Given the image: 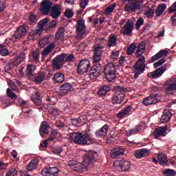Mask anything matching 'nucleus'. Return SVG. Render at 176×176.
<instances>
[{
	"label": "nucleus",
	"instance_id": "1",
	"mask_svg": "<svg viewBox=\"0 0 176 176\" xmlns=\"http://www.w3.org/2000/svg\"><path fill=\"white\" fill-rule=\"evenodd\" d=\"M74 60H75L74 54L68 55L66 53H62L52 59V68L57 70L61 69L65 63H71Z\"/></svg>",
	"mask_w": 176,
	"mask_h": 176
},
{
	"label": "nucleus",
	"instance_id": "2",
	"mask_svg": "<svg viewBox=\"0 0 176 176\" xmlns=\"http://www.w3.org/2000/svg\"><path fill=\"white\" fill-rule=\"evenodd\" d=\"M69 138L72 140L74 144L80 145H86L89 141V133L86 132H73L69 134Z\"/></svg>",
	"mask_w": 176,
	"mask_h": 176
},
{
	"label": "nucleus",
	"instance_id": "3",
	"mask_svg": "<svg viewBox=\"0 0 176 176\" xmlns=\"http://www.w3.org/2000/svg\"><path fill=\"white\" fill-rule=\"evenodd\" d=\"M146 64H145V56H141L138 61L134 64V79H138L141 74H144Z\"/></svg>",
	"mask_w": 176,
	"mask_h": 176
},
{
	"label": "nucleus",
	"instance_id": "4",
	"mask_svg": "<svg viewBox=\"0 0 176 176\" xmlns=\"http://www.w3.org/2000/svg\"><path fill=\"white\" fill-rule=\"evenodd\" d=\"M104 78L108 82H115L116 79V66L112 63H108L104 68Z\"/></svg>",
	"mask_w": 176,
	"mask_h": 176
},
{
	"label": "nucleus",
	"instance_id": "5",
	"mask_svg": "<svg viewBox=\"0 0 176 176\" xmlns=\"http://www.w3.org/2000/svg\"><path fill=\"white\" fill-rule=\"evenodd\" d=\"M126 90H127L126 88L118 87L116 94L111 99L112 104L114 105L122 104L124 100V94L126 93Z\"/></svg>",
	"mask_w": 176,
	"mask_h": 176
},
{
	"label": "nucleus",
	"instance_id": "6",
	"mask_svg": "<svg viewBox=\"0 0 176 176\" xmlns=\"http://www.w3.org/2000/svg\"><path fill=\"white\" fill-rule=\"evenodd\" d=\"M162 97H163V95L158 94L156 92L152 93L143 100V104L146 106L157 104V102L162 101Z\"/></svg>",
	"mask_w": 176,
	"mask_h": 176
},
{
	"label": "nucleus",
	"instance_id": "7",
	"mask_svg": "<svg viewBox=\"0 0 176 176\" xmlns=\"http://www.w3.org/2000/svg\"><path fill=\"white\" fill-rule=\"evenodd\" d=\"M114 166L117 167V170L118 171H129L130 168L131 167V162L130 161H127V160H120L114 162Z\"/></svg>",
	"mask_w": 176,
	"mask_h": 176
},
{
	"label": "nucleus",
	"instance_id": "8",
	"mask_svg": "<svg viewBox=\"0 0 176 176\" xmlns=\"http://www.w3.org/2000/svg\"><path fill=\"white\" fill-rule=\"evenodd\" d=\"M165 90L169 94H174V91H176V76L169 78L164 85Z\"/></svg>",
	"mask_w": 176,
	"mask_h": 176
},
{
	"label": "nucleus",
	"instance_id": "9",
	"mask_svg": "<svg viewBox=\"0 0 176 176\" xmlns=\"http://www.w3.org/2000/svg\"><path fill=\"white\" fill-rule=\"evenodd\" d=\"M28 30H30V28L27 25L19 26L12 35L13 39H21L23 36H25L27 35Z\"/></svg>",
	"mask_w": 176,
	"mask_h": 176
},
{
	"label": "nucleus",
	"instance_id": "10",
	"mask_svg": "<svg viewBox=\"0 0 176 176\" xmlns=\"http://www.w3.org/2000/svg\"><path fill=\"white\" fill-rule=\"evenodd\" d=\"M52 6H53V2L49 0H43L40 5L39 10L43 14L47 15L50 13Z\"/></svg>",
	"mask_w": 176,
	"mask_h": 176
},
{
	"label": "nucleus",
	"instance_id": "11",
	"mask_svg": "<svg viewBox=\"0 0 176 176\" xmlns=\"http://www.w3.org/2000/svg\"><path fill=\"white\" fill-rule=\"evenodd\" d=\"M140 9V1L133 0L124 6L125 12L128 13H134Z\"/></svg>",
	"mask_w": 176,
	"mask_h": 176
},
{
	"label": "nucleus",
	"instance_id": "12",
	"mask_svg": "<svg viewBox=\"0 0 176 176\" xmlns=\"http://www.w3.org/2000/svg\"><path fill=\"white\" fill-rule=\"evenodd\" d=\"M60 173V170L57 167H45L42 169L41 175L42 176H58Z\"/></svg>",
	"mask_w": 176,
	"mask_h": 176
},
{
	"label": "nucleus",
	"instance_id": "13",
	"mask_svg": "<svg viewBox=\"0 0 176 176\" xmlns=\"http://www.w3.org/2000/svg\"><path fill=\"white\" fill-rule=\"evenodd\" d=\"M133 30H134V22L129 19L126 23L121 29L120 32L122 35H131V34H133Z\"/></svg>",
	"mask_w": 176,
	"mask_h": 176
},
{
	"label": "nucleus",
	"instance_id": "14",
	"mask_svg": "<svg viewBox=\"0 0 176 176\" xmlns=\"http://www.w3.org/2000/svg\"><path fill=\"white\" fill-rule=\"evenodd\" d=\"M89 71V60L82 59L80 61L77 72L79 75H83V74H86Z\"/></svg>",
	"mask_w": 176,
	"mask_h": 176
},
{
	"label": "nucleus",
	"instance_id": "15",
	"mask_svg": "<svg viewBox=\"0 0 176 176\" xmlns=\"http://www.w3.org/2000/svg\"><path fill=\"white\" fill-rule=\"evenodd\" d=\"M166 71H167V68L164 66H162L155 71L148 73L147 76L150 78V79H157V78H160Z\"/></svg>",
	"mask_w": 176,
	"mask_h": 176
},
{
	"label": "nucleus",
	"instance_id": "16",
	"mask_svg": "<svg viewBox=\"0 0 176 176\" xmlns=\"http://www.w3.org/2000/svg\"><path fill=\"white\" fill-rule=\"evenodd\" d=\"M47 18H45L43 20H41L38 23V29L34 30L29 33L30 36H35L36 35H41L43 30H45V24L47 23Z\"/></svg>",
	"mask_w": 176,
	"mask_h": 176
},
{
	"label": "nucleus",
	"instance_id": "17",
	"mask_svg": "<svg viewBox=\"0 0 176 176\" xmlns=\"http://www.w3.org/2000/svg\"><path fill=\"white\" fill-rule=\"evenodd\" d=\"M72 89V85L69 82L63 83L59 88V91H57V94L60 96V97H64V96H67L71 89Z\"/></svg>",
	"mask_w": 176,
	"mask_h": 176
},
{
	"label": "nucleus",
	"instance_id": "18",
	"mask_svg": "<svg viewBox=\"0 0 176 176\" xmlns=\"http://www.w3.org/2000/svg\"><path fill=\"white\" fill-rule=\"evenodd\" d=\"M133 109V105H127L125 108L122 109L120 112L117 113L118 119H124L131 115V109Z\"/></svg>",
	"mask_w": 176,
	"mask_h": 176
},
{
	"label": "nucleus",
	"instance_id": "19",
	"mask_svg": "<svg viewBox=\"0 0 176 176\" xmlns=\"http://www.w3.org/2000/svg\"><path fill=\"white\" fill-rule=\"evenodd\" d=\"M61 6L59 4H54L52 7H51L50 16L52 19H58L60 16H61Z\"/></svg>",
	"mask_w": 176,
	"mask_h": 176
},
{
	"label": "nucleus",
	"instance_id": "20",
	"mask_svg": "<svg viewBox=\"0 0 176 176\" xmlns=\"http://www.w3.org/2000/svg\"><path fill=\"white\" fill-rule=\"evenodd\" d=\"M168 130V128L167 126L164 127H159L154 130V132L153 133V135L154 136V138H159L163 135V137H166V132Z\"/></svg>",
	"mask_w": 176,
	"mask_h": 176
},
{
	"label": "nucleus",
	"instance_id": "21",
	"mask_svg": "<svg viewBox=\"0 0 176 176\" xmlns=\"http://www.w3.org/2000/svg\"><path fill=\"white\" fill-rule=\"evenodd\" d=\"M151 153V151L148 148H140L134 152L133 155L136 157V159H142V157H145L148 156Z\"/></svg>",
	"mask_w": 176,
	"mask_h": 176
},
{
	"label": "nucleus",
	"instance_id": "22",
	"mask_svg": "<svg viewBox=\"0 0 176 176\" xmlns=\"http://www.w3.org/2000/svg\"><path fill=\"white\" fill-rule=\"evenodd\" d=\"M125 152H126V148L122 146H119L111 150V157L113 159H115V157H118V156L124 155Z\"/></svg>",
	"mask_w": 176,
	"mask_h": 176
},
{
	"label": "nucleus",
	"instance_id": "23",
	"mask_svg": "<svg viewBox=\"0 0 176 176\" xmlns=\"http://www.w3.org/2000/svg\"><path fill=\"white\" fill-rule=\"evenodd\" d=\"M96 156H97V152L89 151V166L91 168H94V166H96V163L97 162Z\"/></svg>",
	"mask_w": 176,
	"mask_h": 176
},
{
	"label": "nucleus",
	"instance_id": "24",
	"mask_svg": "<svg viewBox=\"0 0 176 176\" xmlns=\"http://www.w3.org/2000/svg\"><path fill=\"white\" fill-rule=\"evenodd\" d=\"M38 164H39V160L34 158L26 166V171H34L38 168Z\"/></svg>",
	"mask_w": 176,
	"mask_h": 176
},
{
	"label": "nucleus",
	"instance_id": "25",
	"mask_svg": "<svg viewBox=\"0 0 176 176\" xmlns=\"http://www.w3.org/2000/svg\"><path fill=\"white\" fill-rule=\"evenodd\" d=\"M57 24H58L57 20L54 19L49 21V18H47V23L45 24L44 27L46 32H49V31H52V30H55V28L57 27Z\"/></svg>",
	"mask_w": 176,
	"mask_h": 176
},
{
	"label": "nucleus",
	"instance_id": "26",
	"mask_svg": "<svg viewBox=\"0 0 176 176\" xmlns=\"http://www.w3.org/2000/svg\"><path fill=\"white\" fill-rule=\"evenodd\" d=\"M56 47V43L52 42L49 44L41 52L42 57H46V56H49L50 53L53 51V50Z\"/></svg>",
	"mask_w": 176,
	"mask_h": 176
},
{
	"label": "nucleus",
	"instance_id": "27",
	"mask_svg": "<svg viewBox=\"0 0 176 176\" xmlns=\"http://www.w3.org/2000/svg\"><path fill=\"white\" fill-rule=\"evenodd\" d=\"M173 113L168 109H164L163 114L161 117V123H167L169 120H171Z\"/></svg>",
	"mask_w": 176,
	"mask_h": 176
},
{
	"label": "nucleus",
	"instance_id": "28",
	"mask_svg": "<svg viewBox=\"0 0 176 176\" xmlns=\"http://www.w3.org/2000/svg\"><path fill=\"white\" fill-rule=\"evenodd\" d=\"M49 129H50V125L47 124V122H42L39 129L40 135L43 136L44 134H49Z\"/></svg>",
	"mask_w": 176,
	"mask_h": 176
},
{
	"label": "nucleus",
	"instance_id": "29",
	"mask_svg": "<svg viewBox=\"0 0 176 176\" xmlns=\"http://www.w3.org/2000/svg\"><path fill=\"white\" fill-rule=\"evenodd\" d=\"M109 129L108 124H104L100 129L96 131V137H105L108 134Z\"/></svg>",
	"mask_w": 176,
	"mask_h": 176
},
{
	"label": "nucleus",
	"instance_id": "30",
	"mask_svg": "<svg viewBox=\"0 0 176 176\" xmlns=\"http://www.w3.org/2000/svg\"><path fill=\"white\" fill-rule=\"evenodd\" d=\"M102 57V50L99 47L95 48L94 53V63H98Z\"/></svg>",
	"mask_w": 176,
	"mask_h": 176
},
{
	"label": "nucleus",
	"instance_id": "31",
	"mask_svg": "<svg viewBox=\"0 0 176 176\" xmlns=\"http://www.w3.org/2000/svg\"><path fill=\"white\" fill-rule=\"evenodd\" d=\"M53 80L56 83H63L65 80V76L60 72L56 73L54 75Z\"/></svg>",
	"mask_w": 176,
	"mask_h": 176
},
{
	"label": "nucleus",
	"instance_id": "32",
	"mask_svg": "<svg viewBox=\"0 0 176 176\" xmlns=\"http://www.w3.org/2000/svg\"><path fill=\"white\" fill-rule=\"evenodd\" d=\"M111 89L109 85H103L99 89L98 94V96H105L108 91H111Z\"/></svg>",
	"mask_w": 176,
	"mask_h": 176
},
{
	"label": "nucleus",
	"instance_id": "33",
	"mask_svg": "<svg viewBox=\"0 0 176 176\" xmlns=\"http://www.w3.org/2000/svg\"><path fill=\"white\" fill-rule=\"evenodd\" d=\"M89 76L91 80H93V82H94V80L97 79V67L94 66L90 69V70L89 71Z\"/></svg>",
	"mask_w": 176,
	"mask_h": 176
},
{
	"label": "nucleus",
	"instance_id": "34",
	"mask_svg": "<svg viewBox=\"0 0 176 176\" xmlns=\"http://www.w3.org/2000/svg\"><path fill=\"white\" fill-rule=\"evenodd\" d=\"M45 76H46V73L44 72H40L38 74L34 77L35 83H42L43 80H45Z\"/></svg>",
	"mask_w": 176,
	"mask_h": 176
},
{
	"label": "nucleus",
	"instance_id": "35",
	"mask_svg": "<svg viewBox=\"0 0 176 176\" xmlns=\"http://www.w3.org/2000/svg\"><path fill=\"white\" fill-rule=\"evenodd\" d=\"M167 9V6L166 4H160L158 6L155 10V14L157 17H160L162 14L164 12V10Z\"/></svg>",
	"mask_w": 176,
	"mask_h": 176
},
{
	"label": "nucleus",
	"instance_id": "36",
	"mask_svg": "<svg viewBox=\"0 0 176 176\" xmlns=\"http://www.w3.org/2000/svg\"><path fill=\"white\" fill-rule=\"evenodd\" d=\"M86 28V25H85V21L80 19L77 21L76 25V32H83Z\"/></svg>",
	"mask_w": 176,
	"mask_h": 176
},
{
	"label": "nucleus",
	"instance_id": "37",
	"mask_svg": "<svg viewBox=\"0 0 176 176\" xmlns=\"http://www.w3.org/2000/svg\"><path fill=\"white\" fill-rule=\"evenodd\" d=\"M158 162L161 166H166L167 163H168V160H167V156L165 154L161 153L157 156Z\"/></svg>",
	"mask_w": 176,
	"mask_h": 176
},
{
	"label": "nucleus",
	"instance_id": "38",
	"mask_svg": "<svg viewBox=\"0 0 176 176\" xmlns=\"http://www.w3.org/2000/svg\"><path fill=\"white\" fill-rule=\"evenodd\" d=\"M32 56L35 63H38L39 61V58H41V51L39 50V48H36L32 52Z\"/></svg>",
	"mask_w": 176,
	"mask_h": 176
},
{
	"label": "nucleus",
	"instance_id": "39",
	"mask_svg": "<svg viewBox=\"0 0 176 176\" xmlns=\"http://www.w3.org/2000/svg\"><path fill=\"white\" fill-rule=\"evenodd\" d=\"M36 69V66L34 65H28L27 66V69H26V74L28 76H33V74Z\"/></svg>",
	"mask_w": 176,
	"mask_h": 176
},
{
	"label": "nucleus",
	"instance_id": "40",
	"mask_svg": "<svg viewBox=\"0 0 176 176\" xmlns=\"http://www.w3.org/2000/svg\"><path fill=\"white\" fill-rule=\"evenodd\" d=\"M89 3V0H80V8L82 10L77 11V14L79 16L83 13V10L86 8V6Z\"/></svg>",
	"mask_w": 176,
	"mask_h": 176
},
{
	"label": "nucleus",
	"instance_id": "41",
	"mask_svg": "<svg viewBox=\"0 0 176 176\" xmlns=\"http://www.w3.org/2000/svg\"><path fill=\"white\" fill-rule=\"evenodd\" d=\"M0 55L3 57L9 56V50H8V47L3 44H0Z\"/></svg>",
	"mask_w": 176,
	"mask_h": 176
},
{
	"label": "nucleus",
	"instance_id": "42",
	"mask_svg": "<svg viewBox=\"0 0 176 176\" xmlns=\"http://www.w3.org/2000/svg\"><path fill=\"white\" fill-rule=\"evenodd\" d=\"M65 34V27H61L59 29H58L55 36H56V39L58 41H60L63 36H64Z\"/></svg>",
	"mask_w": 176,
	"mask_h": 176
},
{
	"label": "nucleus",
	"instance_id": "43",
	"mask_svg": "<svg viewBox=\"0 0 176 176\" xmlns=\"http://www.w3.org/2000/svg\"><path fill=\"white\" fill-rule=\"evenodd\" d=\"M141 130H142V125L138 124L135 128L129 130V135H135V134H138Z\"/></svg>",
	"mask_w": 176,
	"mask_h": 176
},
{
	"label": "nucleus",
	"instance_id": "44",
	"mask_svg": "<svg viewBox=\"0 0 176 176\" xmlns=\"http://www.w3.org/2000/svg\"><path fill=\"white\" fill-rule=\"evenodd\" d=\"M116 41H118V37H116V35L113 34L109 39V47H113L116 46Z\"/></svg>",
	"mask_w": 176,
	"mask_h": 176
},
{
	"label": "nucleus",
	"instance_id": "45",
	"mask_svg": "<svg viewBox=\"0 0 176 176\" xmlns=\"http://www.w3.org/2000/svg\"><path fill=\"white\" fill-rule=\"evenodd\" d=\"M72 124L73 126H76V127H80V126H83V124L82 123V120H80L79 117L77 118H72Z\"/></svg>",
	"mask_w": 176,
	"mask_h": 176
},
{
	"label": "nucleus",
	"instance_id": "46",
	"mask_svg": "<svg viewBox=\"0 0 176 176\" xmlns=\"http://www.w3.org/2000/svg\"><path fill=\"white\" fill-rule=\"evenodd\" d=\"M135 49H137V45L134 43H131L126 50L128 56H131V54H133L135 51Z\"/></svg>",
	"mask_w": 176,
	"mask_h": 176
},
{
	"label": "nucleus",
	"instance_id": "47",
	"mask_svg": "<svg viewBox=\"0 0 176 176\" xmlns=\"http://www.w3.org/2000/svg\"><path fill=\"white\" fill-rule=\"evenodd\" d=\"M36 98H32V100L37 107L42 105V100L39 98V93L36 94Z\"/></svg>",
	"mask_w": 176,
	"mask_h": 176
},
{
	"label": "nucleus",
	"instance_id": "48",
	"mask_svg": "<svg viewBox=\"0 0 176 176\" xmlns=\"http://www.w3.org/2000/svg\"><path fill=\"white\" fill-rule=\"evenodd\" d=\"M82 164L85 169L89 170V153H87L83 156Z\"/></svg>",
	"mask_w": 176,
	"mask_h": 176
},
{
	"label": "nucleus",
	"instance_id": "49",
	"mask_svg": "<svg viewBox=\"0 0 176 176\" xmlns=\"http://www.w3.org/2000/svg\"><path fill=\"white\" fill-rule=\"evenodd\" d=\"M52 153L54 155H57L60 156L61 155V152H63V147L61 146H55L52 148Z\"/></svg>",
	"mask_w": 176,
	"mask_h": 176
},
{
	"label": "nucleus",
	"instance_id": "50",
	"mask_svg": "<svg viewBox=\"0 0 176 176\" xmlns=\"http://www.w3.org/2000/svg\"><path fill=\"white\" fill-rule=\"evenodd\" d=\"M116 8V3H113L104 9V12L107 14H109V13H112L113 12Z\"/></svg>",
	"mask_w": 176,
	"mask_h": 176
},
{
	"label": "nucleus",
	"instance_id": "51",
	"mask_svg": "<svg viewBox=\"0 0 176 176\" xmlns=\"http://www.w3.org/2000/svg\"><path fill=\"white\" fill-rule=\"evenodd\" d=\"M49 43H50L49 37H44V38H41L38 42L39 45H40V46H41V47L46 46V45H48Z\"/></svg>",
	"mask_w": 176,
	"mask_h": 176
},
{
	"label": "nucleus",
	"instance_id": "52",
	"mask_svg": "<svg viewBox=\"0 0 176 176\" xmlns=\"http://www.w3.org/2000/svg\"><path fill=\"white\" fill-rule=\"evenodd\" d=\"M164 174L166 176H175L176 172H175V170H174V169L168 168L164 171Z\"/></svg>",
	"mask_w": 176,
	"mask_h": 176
},
{
	"label": "nucleus",
	"instance_id": "53",
	"mask_svg": "<svg viewBox=\"0 0 176 176\" xmlns=\"http://www.w3.org/2000/svg\"><path fill=\"white\" fill-rule=\"evenodd\" d=\"M18 172L16 168H12L7 172L6 176H17Z\"/></svg>",
	"mask_w": 176,
	"mask_h": 176
},
{
	"label": "nucleus",
	"instance_id": "54",
	"mask_svg": "<svg viewBox=\"0 0 176 176\" xmlns=\"http://www.w3.org/2000/svg\"><path fill=\"white\" fill-rule=\"evenodd\" d=\"M7 95L12 100H16L17 98V96H16V94L12 92L10 88L7 89Z\"/></svg>",
	"mask_w": 176,
	"mask_h": 176
},
{
	"label": "nucleus",
	"instance_id": "55",
	"mask_svg": "<svg viewBox=\"0 0 176 176\" xmlns=\"http://www.w3.org/2000/svg\"><path fill=\"white\" fill-rule=\"evenodd\" d=\"M65 16L67 19H72L74 17V11L70 9H67L65 12Z\"/></svg>",
	"mask_w": 176,
	"mask_h": 176
},
{
	"label": "nucleus",
	"instance_id": "56",
	"mask_svg": "<svg viewBox=\"0 0 176 176\" xmlns=\"http://www.w3.org/2000/svg\"><path fill=\"white\" fill-rule=\"evenodd\" d=\"M157 54H158V57H160V58H162L163 57H167V54H168V51L166 50H162L158 53H157Z\"/></svg>",
	"mask_w": 176,
	"mask_h": 176
},
{
	"label": "nucleus",
	"instance_id": "57",
	"mask_svg": "<svg viewBox=\"0 0 176 176\" xmlns=\"http://www.w3.org/2000/svg\"><path fill=\"white\" fill-rule=\"evenodd\" d=\"M165 63H166V60L164 58H162L159 60L157 62L153 64V67L154 68H158V67H162V65H163V64Z\"/></svg>",
	"mask_w": 176,
	"mask_h": 176
},
{
	"label": "nucleus",
	"instance_id": "58",
	"mask_svg": "<svg viewBox=\"0 0 176 176\" xmlns=\"http://www.w3.org/2000/svg\"><path fill=\"white\" fill-rule=\"evenodd\" d=\"M144 24V18H139L135 23L136 30H140L141 28V25Z\"/></svg>",
	"mask_w": 176,
	"mask_h": 176
},
{
	"label": "nucleus",
	"instance_id": "59",
	"mask_svg": "<svg viewBox=\"0 0 176 176\" xmlns=\"http://www.w3.org/2000/svg\"><path fill=\"white\" fill-rule=\"evenodd\" d=\"M145 14L146 17H148V19H151L153 17V15L155 14V10L150 8L146 12Z\"/></svg>",
	"mask_w": 176,
	"mask_h": 176
},
{
	"label": "nucleus",
	"instance_id": "60",
	"mask_svg": "<svg viewBox=\"0 0 176 176\" xmlns=\"http://www.w3.org/2000/svg\"><path fill=\"white\" fill-rule=\"evenodd\" d=\"M79 118L80 119L81 123H82V125L87 124V123H89V120L87 119V115L84 114L80 116Z\"/></svg>",
	"mask_w": 176,
	"mask_h": 176
},
{
	"label": "nucleus",
	"instance_id": "61",
	"mask_svg": "<svg viewBox=\"0 0 176 176\" xmlns=\"http://www.w3.org/2000/svg\"><path fill=\"white\" fill-rule=\"evenodd\" d=\"M29 21L32 23L38 21V16L33 13H31L29 16Z\"/></svg>",
	"mask_w": 176,
	"mask_h": 176
},
{
	"label": "nucleus",
	"instance_id": "62",
	"mask_svg": "<svg viewBox=\"0 0 176 176\" xmlns=\"http://www.w3.org/2000/svg\"><path fill=\"white\" fill-rule=\"evenodd\" d=\"M70 168L74 170V171H78L80 170L79 166H80V164H72V162H69Z\"/></svg>",
	"mask_w": 176,
	"mask_h": 176
},
{
	"label": "nucleus",
	"instance_id": "63",
	"mask_svg": "<svg viewBox=\"0 0 176 176\" xmlns=\"http://www.w3.org/2000/svg\"><path fill=\"white\" fill-rule=\"evenodd\" d=\"M145 52V50H142L140 48L137 49L135 54L136 57H141V56L143 54V53Z\"/></svg>",
	"mask_w": 176,
	"mask_h": 176
},
{
	"label": "nucleus",
	"instance_id": "64",
	"mask_svg": "<svg viewBox=\"0 0 176 176\" xmlns=\"http://www.w3.org/2000/svg\"><path fill=\"white\" fill-rule=\"evenodd\" d=\"M168 12L170 14H171V13H174V12H176V1L170 7Z\"/></svg>",
	"mask_w": 176,
	"mask_h": 176
}]
</instances>
